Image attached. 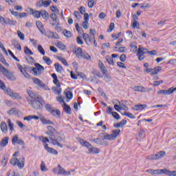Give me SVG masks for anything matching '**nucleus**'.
<instances>
[{
    "label": "nucleus",
    "mask_w": 176,
    "mask_h": 176,
    "mask_svg": "<svg viewBox=\"0 0 176 176\" xmlns=\"http://www.w3.org/2000/svg\"><path fill=\"white\" fill-rule=\"evenodd\" d=\"M74 53L78 58H83V52L81 47H78Z\"/></svg>",
    "instance_id": "21"
},
{
    "label": "nucleus",
    "mask_w": 176,
    "mask_h": 176,
    "mask_svg": "<svg viewBox=\"0 0 176 176\" xmlns=\"http://www.w3.org/2000/svg\"><path fill=\"white\" fill-rule=\"evenodd\" d=\"M45 107V109L48 111V112H50V111L54 109V107H53V106H52V104H46Z\"/></svg>",
    "instance_id": "51"
},
{
    "label": "nucleus",
    "mask_w": 176,
    "mask_h": 176,
    "mask_svg": "<svg viewBox=\"0 0 176 176\" xmlns=\"http://www.w3.org/2000/svg\"><path fill=\"white\" fill-rule=\"evenodd\" d=\"M44 148L45 151L48 152V153H52V155H58V152L57 151V150L49 147V145L47 144H44Z\"/></svg>",
    "instance_id": "9"
},
{
    "label": "nucleus",
    "mask_w": 176,
    "mask_h": 176,
    "mask_svg": "<svg viewBox=\"0 0 176 176\" xmlns=\"http://www.w3.org/2000/svg\"><path fill=\"white\" fill-rule=\"evenodd\" d=\"M24 53L25 54H27L28 56H32L34 54V52L28 47L25 46L24 47Z\"/></svg>",
    "instance_id": "35"
},
{
    "label": "nucleus",
    "mask_w": 176,
    "mask_h": 176,
    "mask_svg": "<svg viewBox=\"0 0 176 176\" xmlns=\"http://www.w3.org/2000/svg\"><path fill=\"white\" fill-rule=\"evenodd\" d=\"M26 60L28 61L29 64H34V63H35V60L32 58V56L26 58Z\"/></svg>",
    "instance_id": "59"
},
{
    "label": "nucleus",
    "mask_w": 176,
    "mask_h": 176,
    "mask_svg": "<svg viewBox=\"0 0 176 176\" xmlns=\"http://www.w3.org/2000/svg\"><path fill=\"white\" fill-rule=\"evenodd\" d=\"M165 168L164 169H156L153 170V175H160L162 174H164Z\"/></svg>",
    "instance_id": "31"
},
{
    "label": "nucleus",
    "mask_w": 176,
    "mask_h": 176,
    "mask_svg": "<svg viewBox=\"0 0 176 176\" xmlns=\"http://www.w3.org/2000/svg\"><path fill=\"white\" fill-rule=\"evenodd\" d=\"M30 14H32L35 19H40L41 18V11L35 10L34 9L30 10Z\"/></svg>",
    "instance_id": "13"
},
{
    "label": "nucleus",
    "mask_w": 176,
    "mask_h": 176,
    "mask_svg": "<svg viewBox=\"0 0 176 176\" xmlns=\"http://www.w3.org/2000/svg\"><path fill=\"white\" fill-rule=\"evenodd\" d=\"M0 127H1V130L3 133H5V134H6V133H8V125L6 124V122H2L1 123Z\"/></svg>",
    "instance_id": "24"
},
{
    "label": "nucleus",
    "mask_w": 176,
    "mask_h": 176,
    "mask_svg": "<svg viewBox=\"0 0 176 176\" xmlns=\"http://www.w3.org/2000/svg\"><path fill=\"white\" fill-rule=\"evenodd\" d=\"M144 54H146V52H144V47H142L140 45L138 50L137 56H138V58L140 61H142L144 58H145V56Z\"/></svg>",
    "instance_id": "6"
},
{
    "label": "nucleus",
    "mask_w": 176,
    "mask_h": 176,
    "mask_svg": "<svg viewBox=\"0 0 176 176\" xmlns=\"http://www.w3.org/2000/svg\"><path fill=\"white\" fill-rule=\"evenodd\" d=\"M124 116H127V118H129L130 119H135V116L129 112L124 111V113H122Z\"/></svg>",
    "instance_id": "40"
},
{
    "label": "nucleus",
    "mask_w": 176,
    "mask_h": 176,
    "mask_svg": "<svg viewBox=\"0 0 176 176\" xmlns=\"http://www.w3.org/2000/svg\"><path fill=\"white\" fill-rule=\"evenodd\" d=\"M50 17L53 21H57V20H58L57 15L55 13L51 14Z\"/></svg>",
    "instance_id": "62"
},
{
    "label": "nucleus",
    "mask_w": 176,
    "mask_h": 176,
    "mask_svg": "<svg viewBox=\"0 0 176 176\" xmlns=\"http://www.w3.org/2000/svg\"><path fill=\"white\" fill-rule=\"evenodd\" d=\"M8 144H9V137H5L0 142V148H5Z\"/></svg>",
    "instance_id": "15"
},
{
    "label": "nucleus",
    "mask_w": 176,
    "mask_h": 176,
    "mask_svg": "<svg viewBox=\"0 0 176 176\" xmlns=\"http://www.w3.org/2000/svg\"><path fill=\"white\" fill-rule=\"evenodd\" d=\"M162 71V67L158 66L153 69V72H151V75H157L159 72Z\"/></svg>",
    "instance_id": "30"
},
{
    "label": "nucleus",
    "mask_w": 176,
    "mask_h": 176,
    "mask_svg": "<svg viewBox=\"0 0 176 176\" xmlns=\"http://www.w3.org/2000/svg\"><path fill=\"white\" fill-rule=\"evenodd\" d=\"M17 34H18L19 38H20V39H21V41H24L25 36H24V34H23V32H21V31L18 30Z\"/></svg>",
    "instance_id": "54"
},
{
    "label": "nucleus",
    "mask_w": 176,
    "mask_h": 176,
    "mask_svg": "<svg viewBox=\"0 0 176 176\" xmlns=\"http://www.w3.org/2000/svg\"><path fill=\"white\" fill-rule=\"evenodd\" d=\"M17 67L19 69L20 72H21L22 75L25 76V78H30V74L27 73V72L25 71V69H24V67L21 66V65L17 64Z\"/></svg>",
    "instance_id": "14"
},
{
    "label": "nucleus",
    "mask_w": 176,
    "mask_h": 176,
    "mask_svg": "<svg viewBox=\"0 0 176 176\" xmlns=\"http://www.w3.org/2000/svg\"><path fill=\"white\" fill-rule=\"evenodd\" d=\"M41 122L43 123V124H51L52 126H54V122L50 120H47L45 118V117L40 118Z\"/></svg>",
    "instance_id": "16"
},
{
    "label": "nucleus",
    "mask_w": 176,
    "mask_h": 176,
    "mask_svg": "<svg viewBox=\"0 0 176 176\" xmlns=\"http://www.w3.org/2000/svg\"><path fill=\"white\" fill-rule=\"evenodd\" d=\"M38 51L43 54V56H45V50L43 49V47L42 45L38 46Z\"/></svg>",
    "instance_id": "55"
},
{
    "label": "nucleus",
    "mask_w": 176,
    "mask_h": 176,
    "mask_svg": "<svg viewBox=\"0 0 176 176\" xmlns=\"http://www.w3.org/2000/svg\"><path fill=\"white\" fill-rule=\"evenodd\" d=\"M63 109H64L65 112L66 113H67V115H71V107H69L67 104H66L65 103H64Z\"/></svg>",
    "instance_id": "33"
},
{
    "label": "nucleus",
    "mask_w": 176,
    "mask_h": 176,
    "mask_svg": "<svg viewBox=\"0 0 176 176\" xmlns=\"http://www.w3.org/2000/svg\"><path fill=\"white\" fill-rule=\"evenodd\" d=\"M87 148L88 149L89 153H92L93 155L95 153H100V149L93 146L91 144V146Z\"/></svg>",
    "instance_id": "12"
},
{
    "label": "nucleus",
    "mask_w": 176,
    "mask_h": 176,
    "mask_svg": "<svg viewBox=\"0 0 176 176\" xmlns=\"http://www.w3.org/2000/svg\"><path fill=\"white\" fill-rule=\"evenodd\" d=\"M74 16L77 20H80V19H82V16H80V13H79V12L75 11Z\"/></svg>",
    "instance_id": "60"
},
{
    "label": "nucleus",
    "mask_w": 176,
    "mask_h": 176,
    "mask_svg": "<svg viewBox=\"0 0 176 176\" xmlns=\"http://www.w3.org/2000/svg\"><path fill=\"white\" fill-rule=\"evenodd\" d=\"M40 16L44 19V20H47L49 19V12L46 10L40 11Z\"/></svg>",
    "instance_id": "25"
},
{
    "label": "nucleus",
    "mask_w": 176,
    "mask_h": 176,
    "mask_svg": "<svg viewBox=\"0 0 176 176\" xmlns=\"http://www.w3.org/2000/svg\"><path fill=\"white\" fill-rule=\"evenodd\" d=\"M52 76L54 79V85H56V87H60V86H61L60 85V81L58 80V78H57V75L56 74H52Z\"/></svg>",
    "instance_id": "22"
},
{
    "label": "nucleus",
    "mask_w": 176,
    "mask_h": 176,
    "mask_svg": "<svg viewBox=\"0 0 176 176\" xmlns=\"http://www.w3.org/2000/svg\"><path fill=\"white\" fill-rule=\"evenodd\" d=\"M40 140H41L43 142H44V143L50 142V140H49V138H46V137H45V138L41 137V138H40Z\"/></svg>",
    "instance_id": "64"
},
{
    "label": "nucleus",
    "mask_w": 176,
    "mask_h": 176,
    "mask_svg": "<svg viewBox=\"0 0 176 176\" xmlns=\"http://www.w3.org/2000/svg\"><path fill=\"white\" fill-rule=\"evenodd\" d=\"M29 97H27L28 104H30L34 109H42L43 104V98L39 94L35 93L31 89H27Z\"/></svg>",
    "instance_id": "1"
},
{
    "label": "nucleus",
    "mask_w": 176,
    "mask_h": 176,
    "mask_svg": "<svg viewBox=\"0 0 176 176\" xmlns=\"http://www.w3.org/2000/svg\"><path fill=\"white\" fill-rule=\"evenodd\" d=\"M4 71L1 72L4 76H6L10 80H16V77L12 73V72L8 71V69H3Z\"/></svg>",
    "instance_id": "5"
},
{
    "label": "nucleus",
    "mask_w": 176,
    "mask_h": 176,
    "mask_svg": "<svg viewBox=\"0 0 176 176\" xmlns=\"http://www.w3.org/2000/svg\"><path fill=\"white\" fill-rule=\"evenodd\" d=\"M82 38L84 41H85L86 43L89 45L88 42H91V38H90V36H89L87 34L84 33L82 34Z\"/></svg>",
    "instance_id": "32"
},
{
    "label": "nucleus",
    "mask_w": 176,
    "mask_h": 176,
    "mask_svg": "<svg viewBox=\"0 0 176 176\" xmlns=\"http://www.w3.org/2000/svg\"><path fill=\"white\" fill-rule=\"evenodd\" d=\"M50 3H52V0H40L38 2V6L39 8H48V6H50Z\"/></svg>",
    "instance_id": "7"
},
{
    "label": "nucleus",
    "mask_w": 176,
    "mask_h": 176,
    "mask_svg": "<svg viewBox=\"0 0 176 176\" xmlns=\"http://www.w3.org/2000/svg\"><path fill=\"white\" fill-rule=\"evenodd\" d=\"M126 123H127V120H122L120 123L115 124L114 127H116V129H119V127H123V126H124V124H126Z\"/></svg>",
    "instance_id": "29"
},
{
    "label": "nucleus",
    "mask_w": 176,
    "mask_h": 176,
    "mask_svg": "<svg viewBox=\"0 0 176 176\" xmlns=\"http://www.w3.org/2000/svg\"><path fill=\"white\" fill-rule=\"evenodd\" d=\"M157 94L162 96H170L171 94V91L169 88L168 89L160 90L157 92Z\"/></svg>",
    "instance_id": "18"
},
{
    "label": "nucleus",
    "mask_w": 176,
    "mask_h": 176,
    "mask_svg": "<svg viewBox=\"0 0 176 176\" xmlns=\"http://www.w3.org/2000/svg\"><path fill=\"white\" fill-rule=\"evenodd\" d=\"M106 60L110 65H114L115 63L113 62V59L112 58H106Z\"/></svg>",
    "instance_id": "58"
},
{
    "label": "nucleus",
    "mask_w": 176,
    "mask_h": 176,
    "mask_svg": "<svg viewBox=\"0 0 176 176\" xmlns=\"http://www.w3.org/2000/svg\"><path fill=\"white\" fill-rule=\"evenodd\" d=\"M77 140L80 144V145H82V146H85V148H90V146H91V144L82 138H78Z\"/></svg>",
    "instance_id": "10"
},
{
    "label": "nucleus",
    "mask_w": 176,
    "mask_h": 176,
    "mask_svg": "<svg viewBox=\"0 0 176 176\" xmlns=\"http://www.w3.org/2000/svg\"><path fill=\"white\" fill-rule=\"evenodd\" d=\"M6 24H8V25H16L17 21L10 20V19H6Z\"/></svg>",
    "instance_id": "37"
},
{
    "label": "nucleus",
    "mask_w": 176,
    "mask_h": 176,
    "mask_svg": "<svg viewBox=\"0 0 176 176\" xmlns=\"http://www.w3.org/2000/svg\"><path fill=\"white\" fill-rule=\"evenodd\" d=\"M82 57L87 60H91V56H90V55L87 54V52H84L82 54Z\"/></svg>",
    "instance_id": "50"
},
{
    "label": "nucleus",
    "mask_w": 176,
    "mask_h": 176,
    "mask_svg": "<svg viewBox=\"0 0 176 176\" xmlns=\"http://www.w3.org/2000/svg\"><path fill=\"white\" fill-rule=\"evenodd\" d=\"M41 171H47V168H46V165L45 164L44 162H41Z\"/></svg>",
    "instance_id": "57"
},
{
    "label": "nucleus",
    "mask_w": 176,
    "mask_h": 176,
    "mask_svg": "<svg viewBox=\"0 0 176 176\" xmlns=\"http://www.w3.org/2000/svg\"><path fill=\"white\" fill-rule=\"evenodd\" d=\"M0 61L4 64V65H6L7 67H9V64L6 63V60L3 56H0Z\"/></svg>",
    "instance_id": "61"
},
{
    "label": "nucleus",
    "mask_w": 176,
    "mask_h": 176,
    "mask_svg": "<svg viewBox=\"0 0 176 176\" xmlns=\"http://www.w3.org/2000/svg\"><path fill=\"white\" fill-rule=\"evenodd\" d=\"M63 34L66 38H71L72 36V33L69 30H64Z\"/></svg>",
    "instance_id": "36"
},
{
    "label": "nucleus",
    "mask_w": 176,
    "mask_h": 176,
    "mask_svg": "<svg viewBox=\"0 0 176 176\" xmlns=\"http://www.w3.org/2000/svg\"><path fill=\"white\" fill-rule=\"evenodd\" d=\"M166 156V151H162L157 153L155 155H150L146 157L147 160H159L163 159Z\"/></svg>",
    "instance_id": "3"
},
{
    "label": "nucleus",
    "mask_w": 176,
    "mask_h": 176,
    "mask_svg": "<svg viewBox=\"0 0 176 176\" xmlns=\"http://www.w3.org/2000/svg\"><path fill=\"white\" fill-rule=\"evenodd\" d=\"M58 175H71V171H65V169L61 166V165H58Z\"/></svg>",
    "instance_id": "8"
},
{
    "label": "nucleus",
    "mask_w": 176,
    "mask_h": 176,
    "mask_svg": "<svg viewBox=\"0 0 176 176\" xmlns=\"http://www.w3.org/2000/svg\"><path fill=\"white\" fill-rule=\"evenodd\" d=\"M21 160V162H20ZM20 160H18V162L16 163V165L18 166L19 168H23L24 167V160H25V158L24 157H22Z\"/></svg>",
    "instance_id": "27"
},
{
    "label": "nucleus",
    "mask_w": 176,
    "mask_h": 176,
    "mask_svg": "<svg viewBox=\"0 0 176 176\" xmlns=\"http://www.w3.org/2000/svg\"><path fill=\"white\" fill-rule=\"evenodd\" d=\"M120 133V129H113L111 131V135L114 138L115 140L118 138L119 134Z\"/></svg>",
    "instance_id": "26"
},
{
    "label": "nucleus",
    "mask_w": 176,
    "mask_h": 176,
    "mask_svg": "<svg viewBox=\"0 0 176 176\" xmlns=\"http://www.w3.org/2000/svg\"><path fill=\"white\" fill-rule=\"evenodd\" d=\"M19 135H15L14 136H13L12 139V145H16V144H17L18 141H19Z\"/></svg>",
    "instance_id": "46"
},
{
    "label": "nucleus",
    "mask_w": 176,
    "mask_h": 176,
    "mask_svg": "<svg viewBox=\"0 0 176 176\" xmlns=\"http://www.w3.org/2000/svg\"><path fill=\"white\" fill-rule=\"evenodd\" d=\"M95 1L94 0H90L88 1V7L91 8H93V6H94V3H95Z\"/></svg>",
    "instance_id": "63"
},
{
    "label": "nucleus",
    "mask_w": 176,
    "mask_h": 176,
    "mask_svg": "<svg viewBox=\"0 0 176 176\" xmlns=\"http://www.w3.org/2000/svg\"><path fill=\"white\" fill-rule=\"evenodd\" d=\"M47 129L48 131H46V134H47L52 145L63 148V144H60L63 141V135L58 133L56 129L52 126H47Z\"/></svg>",
    "instance_id": "2"
},
{
    "label": "nucleus",
    "mask_w": 176,
    "mask_h": 176,
    "mask_svg": "<svg viewBox=\"0 0 176 176\" xmlns=\"http://www.w3.org/2000/svg\"><path fill=\"white\" fill-rule=\"evenodd\" d=\"M103 140H108L109 141H115V138L111 134L103 133Z\"/></svg>",
    "instance_id": "23"
},
{
    "label": "nucleus",
    "mask_w": 176,
    "mask_h": 176,
    "mask_svg": "<svg viewBox=\"0 0 176 176\" xmlns=\"http://www.w3.org/2000/svg\"><path fill=\"white\" fill-rule=\"evenodd\" d=\"M36 25L38 31H40V32L42 34H45V28H43V24H42V22H41V21H37L36 22Z\"/></svg>",
    "instance_id": "17"
},
{
    "label": "nucleus",
    "mask_w": 176,
    "mask_h": 176,
    "mask_svg": "<svg viewBox=\"0 0 176 176\" xmlns=\"http://www.w3.org/2000/svg\"><path fill=\"white\" fill-rule=\"evenodd\" d=\"M58 60H59V61H61V63H63V64L64 65H66L67 67H68V62H67V60H65V58H62L61 56H59L58 58Z\"/></svg>",
    "instance_id": "49"
},
{
    "label": "nucleus",
    "mask_w": 176,
    "mask_h": 176,
    "mask_svg": "<svg viewBox=\"0 0 176 176\" xmlns=\"http://www.w3.org/2000/svg\"><path fill=\"white\" fill-rule=\"evenodd\" d=\"M43 60H44V61L46 63V64H47V65H50V64H52V60H50V58L47 56H43Z\"/></svg>",
    "instance_id": "47"
},
{
    "label": "nucleus",
    "mask_w": 176,
    "mask_h": 176,
    "mask_svg": "<svg viewBox=\"0 0 176 176\" xmlns=\"http://www.w3.org/2000/svg\"><path fill=\"white\" fill-rule=\"evenodd\" d=\"M32 71L33 72V75H34V76H38V75H41V74H42L41 70H38L36 67H33Z\"/></svg>",
    "instance_id": "39"
},
{
    "label": "nucleus",
    "mask_w": 176,
    "mask_h": 176,
    "mask_svg": "<svg viewBox=\"0 0 176 176\" xmlns=\"http://www.w3.org/2000/svg\"><path fill=\"white\" fill-rule=\"evenodd\" d=\"M164 174L168 176H176V170H168L167 168H165Z\"/></svg>",
    "instance_id": "28"
},
{
    "label": "nucleus",
    "mask_w": 176,
    "mask_h": 176,
    "mask_svg": "<svg viewBox=\"0 0 176 176\" xmlns=\"http://www.w3.org/2000/svg\"><path fill=\"white\" fill-rule=\"evenodd\" d=\"M54 67L57 72H63V67L60 65V63H55Z\"/></svg>",
    "instance_id": "43"
},
{
    "label": "nucleus",
    "mask_w": 176,
    "mask_h": 176,
    "mask_svg": "<svg viewBox=\"0 0 176 176\" xmlns=\"http://www.w3.org/2000/svg\"><path fill=\"white\" fill-rule=\"evenodd\" d=\"M13 45L14 47L17 49L18 50L21 51V45L20 44V43H19L16 41H13Z\"/></svg>",
    "instance_id": "41"
},
{
    "label": "nucleus",
    "mask_w": 176,
    "mask_h": 176,
    "mask_svg": "<svg viewBox=\"0 0 176 176\" xmlns=\"http://www.w3.org/2000/svg\"><path fill=\"white\" fill-rule=\"evenodd\" d=\"M4 93H6L10 97H12V98H16L17 100H21V97L20 96V95L12 91L10 88H7L6 89H5Z\"/></svg>",
    "instance_id": "4"
},
{
    "label": "nucleus",
    "mask_w": 176,
    "mask_h": 176,
    "mask_svg": "<svg viewBox=\"0 0 176 176\" xmlns=\"http://www.w3.org/2000/svg\"><path fill=\"white\" fill-rule=\"evenodd\" d=\"M57 47H58V49H60V50H65V49H67V47L65 46V45H64V43L59 42L56 44Z\"/></svg>",
    "instance_id": "42"
},
{
    "label": "nucleus",
    "mask_w": 176,
    "mask_h": 176,
    "mask_svg": "<svg viewBox=\"0 0 176 176\" xmlns=\"http://www.w3.org/2000/svg\"><path fill=\"white\" fill-rule=\"evenodd\" d=\"M130 47H131V52H132L133 53H135V52H137L138 49L137 47V45H135L134 44H131Z\"/></svg>",
    "instance_id": "52"
},
{
    "label": "nucleus",
    "mask_w": 176,
    "mask_h": 176,
    "mask_svg": "<svg viewBox=\"0 0 176 176\" xmlns=\"http://www.w3.org/2000/svg\"><path fill=\"white\" fill-rule=\"evenodd\" d=\"M18 162H19V159H17V158H12V159L10 160V163L12 166H16V165H17Z\"/></svg>",
    "instance_id": "48"
},
{
    "label": "nucleus",
    "mask_w": 176,
    "mask_h": 176,
    "mask_svg": "<svg viewBox=\"0 0 176 176\" xmlns=\"http://www.w3.org/2000/svg\"><path fill=\"white\" fill-rule=\"evenodd\" d=\"M50 113H51V115H53V116H60V110L54 108Z\"/></svg>",
    "instance_id": "34"
},
{
    "label": "nucleus",
    "mask_w": 176,
    "mask_h": 176,
    "mask_svg": "<svg viewBox=\"0 0 176 176\" xmlns=\"http://www.w3.org/2000/svg\"><path fill=\"white\" fill-rule=\"evenodd\" d=\"M65 94L67 98H68L69 100H72L73 95H72V92H71V91L66 89L65 91Z\"/></svg>",
    "instance_id": "38"
},
{
    "label": "nucleus",
    "mask_w": 176,
    "mask_h": 176,
    "mask_svg": "<svg viewBox=\"0 0 176 176\" xmlns=\"http://www.w3.org/2000/svg\"><path fill=\"white\" fill-rule=\"evenodd\" d=\"M7 122L8 123V127H9L10 130L12 132L14 131V126H13V124L12 122V120H10V119H8Z\"/></svg>",
    "instance_id": "44"
},
{
    "label": "nucleus",
    "mask_w": 176,
    "mask_h": 176,
    "mask_svg": "<svg viewBox=\"0 0 176 176\" xmlns=\"http://www.w3.org/2000/svg\"><path fill=\"white\" fill-rule=\"evenodd\" d=\"M148 108V105L146 104H135L133 107L134 111H142V109H145Z\"/></svg>",
    "instance_id": "19"
},
{
    "label": "nucleus",
    "mask_w": 176,
    "mask_h": 176,
    "mask_svg": "<svg viewBox=\"0 0 176 176\" xmlns=\"http://www.w3.org/2000/svg\"><path fill=\"white\" fill-rule=\"evenodd\" d=\"M103 76H104L106 78V82H111V76H109V74H108V73H104L102 74Z\"/></svg>",
    "instance_id": "56"
},
{
    "label": "nucleus",
    "mask_w": 176,
    "mask_h": 176,
    "mask_svg": "<svg viewBox=\"0 0 176 176\" xmlns=\"http://www.w3.org/2000/svg\"><path fill=\"white\" fill-rule=\"evenodd\" d=\"M36 68L37 69V70L40 71L42 72V71H45V67L43 66H42V65L39 64V63H35L34 64Z\"/></svg>",
    "instance_id": "45"
},
{
    "label": "nucleus",
    "mask_w": 176,
    "mask_h": 176,
    "mask_svg": "<svg viewBox=\"0 0 176 176\" xmlns=\"http://www.w3.org/2000/svg\"><path fill=\"white\" fill-rule=\"evenodd\" d=\"M133 90L134 91H140L141 93H146V91H149V90L142 86H135L133 87Z\"/></svg>",
    "instance_id": "11"
},
{
    "label": "nucleus",
    "mask_w": 176,
    "mask_h": 176,
    "mask_svg": "<svg viewBox=\"0 0 176 176\" xmlns=\"http://www.w3.org/2000/svg\"><path fill=\"white\" fill-rule=\"evenodd\" d=\"M32 80L34 83L37 85V86H39L40 87H45V84L42 80H39L38 78H32Z\"/></svg>",
    "instance_id": "20"
},
{
    "label": "nucleus",
    "mask_w": 176,
    "mask_h": 176,
    "mask_svg": "<svg viewBox=\"0 0 176 176\" xmlns=\"http://www.w3.org/2000/svg\"><path fill=\"white\" fill-rule=\"evenodd\" d=\"M112 116L114 118V119H116L117 120H119V119H120V116H119V113H118L117 112H112L111 113Z\"/></svg>",
    "instance_id": "53"
}]
</instances>
